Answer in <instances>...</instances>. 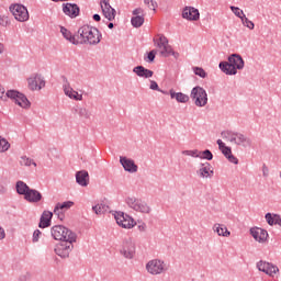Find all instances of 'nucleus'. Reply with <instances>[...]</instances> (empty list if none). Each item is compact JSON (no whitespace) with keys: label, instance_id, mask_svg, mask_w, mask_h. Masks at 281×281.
Segmentation results:
<instances>
[{"label":"nucleus","instance_id":"nucleus-1","mask_svg":"<svg viewBox=\"0 0 281 281\" xmlns=\"http://www.w3.org/2000/svg\"><path fill=\"white\" fill-rule=\"evenodd\" d=\"M79 44L98 45L102 41V33L97 27L83 25L78 30Z\"/></svg>","mask_w":281,"mask_h":281},{"label":"nucleus","instance_id":"nucleus-2","mask_svg":"<svg viewBox=\"0 0 281 281\" xmlns=\"http://www.w3.org/2000/svg\"><path fill=\"white\" fill-rule=\"evenodd\" d=\"M245 68V60H243V57L238 54H233L228 57V61H221L220 63V69L226 76H236L238 74L237 69H244Z\"/></svg>","mask_w":281,"mask_h":281},{"label":"nucleus","instance_id":"nucleus-3","mask_svg":"<svg viewBox=\"0 0 281 281\" xmlns=\"http://www.w3.org/2000/svg\"><path fill=\"white\" fill-rule=\"evenodd\" d=\"M8 99L13 100L18 106H21L22 109H30L31 103L30 100H27V97L25 94L16 91V90H9L5 93V89L3 86L0 85V100H3V102H7Z\"/></svg>","mask_w":281,"mask_h":281},{"label":"nucleus","instance_id":"nucleus-4","mask_svg":"<svg viewBox=\"0 0 281 281\" xmlns=\"http://www.w3.org/2000/svg\"><path fill=\"white\" fill-rule=\"evenodd\" d=\"M50 234L55 240H63V243H76V233H72L71 229L63 225L53 226Z\"/></svg>","mask_w":281,"mask_h":281},{"label":"nucleus","instance_id":"nucleus-5","mask_svg":"<svg viewBox=\"0 0 281 281\" xmlns=\"http://www.w3.org/2000/svg\"><path fill=\"white\" fill-rule=\"evenodd\" d=\"M146 271L149 272L150 276H161V273L168 271V265L160 259H153L146 263Z\"/></svg>","mask_w":281,"mask_h":281},{"label":"nucleus","instance_id":"nucleus-6","mask_svg":"<svg viewBox=\"0 0 281 281\" xmlns=\"http://www.w3.org/2000/svg\"><path fill=\"white\" fill-rule=\"evenodd\" d=\"M10 12L13 14L15 21L20 23H25V21H30V12L27 8L23 4L14 3L9 7Z\"/></svg>","mask_w":281,"mask_h":281},{"label":"nucleus","instance_id":"nucleus-7","mask_svg":"<svg viewBox=\"0 0 281 281\" xmlns=\"http://www.w3.org/2000/svg\"><path fill=\"white\" fill-rule=\"evenodd\" d=\"M191 99L195 106H205L207 104V92L202 87L196 86L191 90Z\"/></svg>","mask_w":281,"mask_h":281},{"label":"nucleus","instance_id":"nucleus-8","mask_svg":"<svg viewBox=\"0 0 281 281\" xmlns=\"http://www.w3.org/2000/svg\"><path fill=\"white\" fill-rule=\"evenodd\" d=\"M126 203L128 207H131L135 212H140V214H150V206H148L146 202L137 198H127Z\"/></svg>","mask_w":281,"mask_h":281},{"label":"nucleus","instance_id":"nucleus-9","mask_svg":"<svg viewBox=\"0 0 281 281\" xmlns=\"http://www.w3.org/2000/svg\"><path fill=\"white\" fill-rule=\"evenodd\" d=\"M154 45L158 47L160 56H164L165 58H168L172 53V46L168 44V37L165 35H160L159 38H154Z\"/></svg>","mask_w":281,"mask_h":281},{"label":"nucleus","instance_id":"nucleus-10","mask_svg":"<svg viewBox=\"0 0 281 281\" xmlns=\"http://www.w3.org/2000/svg\"><path fill=\"white\" fill-rule=\"evenodd\" d=\"M120 254L127 260H133V258H135V241H133V238L127 237L123 240Z\"/></svg>","mask_w":281,"mask_h":281},{"label":"nucleus","instance_id":"nucleus-11","mask_svg":"<svg viewBox=\"0 0 281 281\" xmlns=\"http://www.w3.org/2000/svg\"><path fill=\"white\" fill-rule=\"evenodd\" d=\"M114 218L117 225H120V227H123V229H132V227H135V220L124 214V212H115Z\"/></svg>","mask_w":281,"mask_h":281},{"label":"nucleus","instance_id":"nucleus-12","mask_svg":"<svg viewBox=\"0 0 281 281\" xmlns=\"http://www.w3.org/2000/svg\"><path fill=\"white\" fill-rule=\"evenodd\" d=\"M27 85L31 91H41L45 87V78L41 74H34L27 78Z\"/></svg>","mask_w":281,"mask_h":281},{"label":"nucleus","instance_id":"nucleus-13","mask_svg":"<svg viewBox=\"0 0 281 281\" xmlns=\"http://www.w3.org/2000/svg\"><path fill=\"white\" fill-rule=\"evenodd\" d=\"M71 249H74V241H63L56 245L55 254H57L59 258H69Z\"/></svg>","mask_w":281,"mask_h":281},{"label":"nucleus","instance_id":"nucleus-14","mask_svg":"<svg viewBox=\"0 0 281 281\" xmlns=\"http://www.w3.org/2000/svg\"><path fill=\"white\" fill-rule=\"evenodd\" d=\"M257 268L259 271H262L267 276L273 277L280 269L278 267L273 266V263L267 262V261H259L257 263Z\"/></svg>","mask_w":281,"mask_h":281},{"label":"nucleus","instance_id":"nucleus-15","mask_svg":"<svg viewBox=\"0 0 281 281\" xmlns=\"http://www.w3.org/2000/svg\"><path fill=\"white\" fill-rule=\"evenodd\" d=\"M63 12L66 14V16L76 19V16H79L80 14V7H78L76 3H66L63 4Z\"/></svg>","mask_w":281,"mask_h":281},{"label":"nucleus","instance_id":"nucleus-16","mask_svg":"<svg viewBox=\"0 0 281 281\" xmlns=\"http://www.w3.org/2000/svg\"><path fill=\"white\" fill-rule=\"evenodd\" d=\"M250 234L257 243H267V238H269V233L259 227L250 228Z\"/></svg>","mask_w":281,"mask_h":281},{"label":"nucleus","instance_id":"nucleus-17","mask_svg":"<svg viewBox=\"0 0 281 281\" xmlns=\"http://www.w3.org/2000/svg\"><path fill=\"white\" fill-rule=\"evenodd\" d=\"M182 16L187 19V21H199L201 13H199V9H194V7H187L182 11Z\"/></svg>","mask_w":281,"mask_h":281},{"label":"nucleus","instance_id":"nucleus-18","mask_svg":"<svg viewBox=\"0 0 281 281\" xmlns=\"http://www.w3.org/2000/svg\"><path fill=\"white\" fill-rule=\"evenodd\" d=\"M25 201L29 203H40L43 200V194L38 192L36 189H29L26 194L24 195Z\"/></svg>","mask_w":281,"mask_h":281},{"label":"nucleus","instance_id":"nucleus-19","mask_svg":"<svg viewBox=\"0 0 281 281\" xmlns=\"http://www.w3.org/2000/svg\"><path fill=\"white\" fill-rule=\"evenodd\" d=\"M120 164L126 172H137V165H135V160L121 156Z\"/></svg>","mask_w":281,"mask_h":281},{"label":"nucleus","instance_id":"nucleus-20","mask_svg":"<svg viewBox=\"0 0 281 281\" xmlns=\"http://www.w3.org/2000/svg\"><path fill=\"white\" fill-rule=\"evenodd\" d=\"M64 93H65V95L70 98V100H77V101L82 100V94H80V93H78V91L74 90V88H71V86H69L68 82H66L64 85Z\"/></svg>","mask_w":281,"mask_h":281},{"label":"nucleus","instance_id":"nucleus-21","mask_svg":"<svg viewBox=\"0 0 281 281\" xmlns=\"http://www.w3.org/2000/svg\"><path fill=\"white\" fill-rule=\"evenodd\" d=\"M169 95L171 100H176L181 104H186V102H190V97L183 92H175V89L169 90Z\"/></svg>","mask_w":281,"mask_h":281},{"label":"nucleus","instance_id":"nucleus-22","mask_svg":"<svg viewBox=\"0 0 281 281\" xmlns=\"http://www.w3.org/2000/svg\"><path fill=\"white\" fill-rule=\"evenodd\" d=\"M236 146H243V148H249L251 147V138L245 136L244 134L237 133L235 135V142Z\"/></svg>","mask_w":281,"mask_h":281},{"label":"nucleus","instance_id":"nucleus-23","mask_svg":"<svg viewBox=\"0 0 281 281\" xmlns=\"http://www.w3.org/2000/svg\"><path fill=\"white\" fill-rule=\"evenodd\" d=\"M76 181L82 188H87L89 186V172L87 170L77 171Z\"/></svg>","mask_w":281,"mask_h":281},{"label":"nucleus","instance_id":"nucleus-24","mask_svg":"<svg viewBox=\"0 0 281 281\" xmlns=\"http://www.w3.org/2000/svg\"><path fill=\"white\" fill-rule=\"evenodd\" d=\"M101 10H102L105 19H108V21L115 20L116 11H115V9H113V7H111L110 3L101 4Z\"/></svg>","mask_w":281,"mask_h":281},{"label":"nucleus","instance_id":"nucleus-25","mask_svg":"<svg viewBox=\"0 0 281 281\" xmlns=\"http://www.w3.org/2000/svg\"><path fill=\"white\" fill-rule=\"evenodd\" d=\"M52 216H54V213L49 211H44L41 216L38 227H41L42 229H45V227H49V225H52Z\"/></svg>","mask_w":281,"mask_h":281},{"label":"nucleus","instance_id":"nucleus-26","mask_svg":"<svg viewBox=\"0 0 281 281\" xmlns=\"http://www.w3.org/2000/svg\"><path fill=\"white\" fill-rule=\"evenodd\" d=\"M133 72L136 74L139 78H153V70L145 68L144 66H136L133 69Z\"/></svg>","mask_w":281,"mask_h":281},{"label":"nucleus","instance_id":"nucleus-27","mask_svg":"<svg viewBox=\"0 0 281 281\" xmlns=\"http://www.w3.org/2000/svg\"><path fill=\"white\" fill-rule=\"evenodd\" d=\"M199 175L203 179H210L214 175V170H212V165H210V162L202 164V167L199 170Z\"/></svg>","mask_w":281,"mask_h":281},{"label":"nucleus","instance_id":"nucleus-28","mask_svg":"<svg viewBox=\"0 0 281 281\" xmlns=\"http://www.w3.org/2000/svg\"><path fill=\"white\" fill-rule=\"evenodd\" d=\"M213 232L217 234V236H223L224 238H229V236H232V233L227 229V226L223 224H214Z\"/></svg>","mask_w":281,"mask_h":281},{"label":"nucleus","instance_id":"nucleus-29","mask_svg":"<svg viewBox=\"0 0 281 281\" xmlns=\"http://www.w3.org/2000/svg\"><path fill=\"white\" fill-rule=\"evenodd\" d=\"M60 32L64 38H66V41H69V43H71L72 45H80V41L76 40V36L71 35V32L65 29V26L60 27Z\"/></svg>","mask_w":281,"mask_h":281},{"label":"nucleus","instance_id":"nucleus-30","mask_svg":"<svg viewBox=\"0 0 281 281\" xmlns=\"http://www.w3.org/2000/svg\"><path fill=\"white\" fill-rule=\"evenodd\" d=\"M15 188H16L18 194H21L22 196H25L30 191V187L23 181H18L15 184Z\"/></svg>","mask_w":281,"mask_h":281},{"label":"nucleus","instance_id":"nucleus-31","mask_svg":"<svg viewBox=\"0 0 281 281\" xmlns=\"http://www.w3.org/2000/svg\"><path fill=\"white\" fill-rule=\"evenodd\" d=\"M217 146L220 148V150L222 151V154L224 155V157H229L232 154V147H227L225 146V143H223V140L217 139Z\"/></svg>","mask_w":281,"mask_h":281},{"label":"nucleus","instance_id":"nucleus-32","mask_svg":"<svg viewBox=\"0 0 281 281\" xmlns=\"http://www.w3.org/2000/svg\"><path fill=\"white\" fill-rule=\"evenodd\" d=\"M92 210L98 215L106 214V212H109V205L97 204V205L92 206Z\"/></svg>","mask_w":281,"mask_h":281},{"label":"nucleus","instance_id":"nucleus-33","mask_svg":"<svg viewBox=\"0 0 281 281\" xmlns=\"http://www.w3.org/2000/svg\"><path fill=\"white\" fill-rule=\"evenodd\" d=\"M236 134L232 131H224L222 132V137L223 139H226V142H231L232 144H234V142L236 140Z\"/></svg>","mask_w":281,"mask_h":281},{"label":"nucleus","instance_id":"nucleus-34","mask_svg":"<svg viewBox=\"0 0 281 281\" xmlns=\"http://www.w3.org/2000/svg\"><path fill=\"white\" fill-rule=\"evenodd\" d=\"M133 27H142L144 25V15H135L131 19Z\"/></svg>","mask_w":281,"mask_h":281},{"label":"nucleus","instance_id":"nucleus-35","mask_svg":"<svg viewBox=\"0 0 281 281\" xmlns=\"http://www.w3.org/2000/svg\"><path fill=\"white\" fill-rule=\"evenodd\" d=\"M20 165L21 166H34L36 168V164L33 159L29 158L27 156H22L20 159Z\"/></svg>","mask_w":281,"mask_h":281},{"label":"nucleus","instance_id":"nucleus-36","mask_svg":"<svg viewBox=\"0 0 281 281\" xmlns=\"http://www.w3.org/2000/svg\"><path fill=\"white\" fill-rule=\"evenodd\" d=\"M199 158L200 159H207V161H212L214 159V155H212V151L210 149H205L204 151H199Z\"/></svg>","mask_w":281,"mask_h":281},{"label":"nucleus","instance_id":"nucleus-37","mask_svg":"<svg viewBox=\"0 0 281 281\" xmlns=\"http://www.w3.org/2000/svg\"><path fill=\"white\" fill-rule=\"evenodd\" d=\"M231 10L235 14V16H238V19H240V21L241 19H245V12H243L240 8L232 5Z\"/></svg>","mask_w":281,"mask_h":281},{"label":"nucleus","instance_id":"nucleus-38","mask_svg":"<svg viewBox=\"0 0 281 281\" xmlns=\"http://www.w3.org/2000/svg\"><path fill=\"white\" fill-rule=\"evenodd\" d=\"M10 148V143L0 136V153H5Z\"/></svg>","mask_w":281,"mask_h":281},{"label":"nucleus","instance_id":"nucleus-39","mask_svg":"<svg viewBox=\"0 0 281 281\" xmlns=\"http://www.w3.org/2000/svg\"><path fill=\"white\" fill-rule=\"evenodd\" d=\"M78 114L80 117H85L86 120H89L91 117V112L87 110V108H80Z\"/></svg>","mask_w":281,"mask_h":281},{"label":"nucleus","instance_id":"nucleus-40","mask_svg":"<svg viewBox=\"0 0 281 281\" xmlns=\"http://www.w3.org/2000/svg\"><path fill=\"white\" fill-rule=\"evenodd\" d=\"M193 71H194L195 76H199L200 78H206V76H207V72H205V70L201 67L193 68Z\"/></svg>","mask_w":281,"mask_h":281},{"label":"nucleus","instance_id":"nucleus-41","mask_svg":"<svg viewBox=\"0 0 281 281\" xmlns=\"http://www.w3.org/2000/svg\"><path fill=\"white\" fill-rule=\"evenodd\" d=\"M149 89H151V91H159L160 93L168 94V92H166V91L159 89V85H157V81H155V80H151V81H150Z\"/></svg>","mask_w":281,"mask_h":281},{"label":"nucleus","instance_id":"nucleus-42","mask_svg":"<svg viewBox=\"0 0 281 281\" xmlns=\"http://www.w3.org/2000/svg\"><path fill=\"white\" fill-rule=\"evenodd\" d=\"M241 23L245 25V27H248V30H254V27H256V25L250 20H248L246 15L241 19Z\"/></svg>","mask_w":281,"mask_h":281},{"label":"nucleus","instance_id":"nucleus-43","mask_svg":"<svg viewBox=\"0 0 281 281\" xmlns=\"http://www.w3.org/2000/svg\"><path fill=\"white\" fill-rule=\"evenodd\" d=\"M54 214L59 218V221H63L65 218V213L57 204L54 209Z\"/></svg>","mask_w":281,"mask_h":281},{"label":"nucleus","instance_id":"nucleus-44","mask_svg":"<svg viewBox=\"0 0 281 281\" xmlns=\"http://www.w3.org/2000/svg\"><path fill=\"white\" fill-rule=\"evenodd\" d=\"M182 155H187V157H201L198 149L194 150H183Z\"/></svg>","mask_w":281,"mask_h":281},{"label":"nucleus","instance_id":"nucleus-45","mask_svg":"<svg viewBox=\"0 0 281 281\" xmlns=\"http://www.w3.org/2000/svg\"><path fill=\"white\" fill-rule=\"evenodd\" d=\"M57 205L64 211V210H70V207H74L72 201H66L64 203H57Z\"/></svg>","mask_w":281,"mask_h":281},{"label":"nucleus","instance_id":"nucleus-46","mask_svg":"<svg viewBox=\"0 0 281 281\" xmlns=\"http://www.w3.org/2000/svg\"><path fill=\"white\" fill-rule=\"evenodd\" d=\"M145 5H147V8L149 10H153L155 12V10H157V2L153 1V0H144Z\"/></svg>","mask_w":281,"mask_h":281},{"label":"nucleus","instance_id":"nucleus-47","mask_svg":"<svg viewBox=\"0 0 281 281\" xmlns=\"http://www.w3.org/2000/svg\"><path fill=\"white\" fill-rule=\"evenodd\" d=\"M156 54H157L156 49H153L151 52L148 53V55H147L148 63H154L155 61Z\"/></svg>","mask_w":281,"mask_h":281},{"label":"nucleus","instance_id":"nucleus-48","mask_svg":"<svg viewBox=\"0 0 281 281\" xmlns=\"http://www.w3.org/2000/svg\"><path fill=\"white\" fill-rule=\"evenodd\" d=\"M266 221H267L268 225L273 226L274 225L273 214L267 213L266 214Z\"/></svg>","mask_w":281,"mask_h":281},{"label":"nucleus","instance_id":"nucleus-49","mask_svg":"<svg viewBox=\"0 0 281 281\" xmlns=\"http://www.w3.org/2000/svg\"><path fill=\"white\" fill-rule=\"evenodd\" d=\"M43 233H41V231L36 229L33 233V243H38V238H41Z\"/></svg>","mask_w":281,"mask_h":281},{"label":"nucleus","instance_id":"nucleus-50","mask_svg":"<svg viewBox=\"0 0 281 281\" xmlns=\"http://www.w3.org/2000/svg\"><path fill=\"white\" fill-rule=\"evenodd\" d=\"M132 14L134 16H139V14H142L140 16H144V9H142V8L134 9Z\"/></svg>","mask_w":281,"mask_h":281},{"label":"nucleus","instance_id":"nucleus-51","mask_svg":"<svg viewBox=\"0 0 281 281\" xmlns=\"http://www.w3.org/2000/svg\"><path fill=\"white\" fill-rule=\"evenodd\" d=\"M226 159H228L231 164H235V166H237L238 164V158H236V156H234L233 154H231Z\"/></svg>","mask_w":281,"mask_h":281},{"label":"nucleus","instance_id":"nucleus-52","mask_svg":"<svg viewBox=\"0 0 281 281\" xmlns=\"http://www.w3.org/2000/svg\"><path fill=\"white\" fill-rule=\"evenodd\" d=\"M274 225H279L281 227V216L279 214H273Z\"/></svg>","mask_w":281,"mask_h":281},{"label":"nucleus","instance_id":"nucleus-53","mask_svg":"<svg viewBox=\"0 0 281 281\" xmlns=\"http://www.w3.org/2000/svg\"><path fill=\"white\" fill-rule=\"evenodd\" d=\"M0 25H2L3 27H5V25H8V16L0 15Z\"/></svg>","mask_w":281,"mask_h":281},{"label":"nucleus","instance_id":"nucleus-54","mask_svg":"<svg viewBox=\"0 0 281 281\" xmlns=\"http://www.w3.org/2000/svg\"><path fill=\"white\" fill-rule=\"evenodd\" d=\"M30 280V272H25L20 276V281H27Z\"/></svg>","mask_w":281,"mask_h":281},{"label":"nucleus","instance_id":"nucleus-55","mask_svg":"<svg viewBox=\"0 0 281 281\" xmlns=\"http://www.w3.org/2000/svg\"><path fill=\"white\" fill-rule=\"evenodd\" d=\"M262 176L269 177V167H267V165L262 166Z\"/></svg>","mask_w":281,"mask_h":281},{"label":"nucleus","instance_id":"nucleus-56","mask_svg":"<svg viewBox=\"0 0 281 281\" xmlns=\"http://www.w3.org/2000/svg\"><path fill=\"white\" fill-rule=\"evenodd\" d=\"M3 238H5V231L0 226V240H3Z\"/></svg>","mask_w":281,"mask_h":281},{"label":"nucleus","instance_id":"nucleus-57","mask_svg":"<svg viewBox=\"0 0 281 281\" xmlns=\"http://www.w3.org/2000/svg\"><path fill=\"white\" fill-rule=\"evenodd\" d=\"M170 55L173 56V57H176V58H179V53L172 50V48H171Z\"/></svg>","mask_w":281,"mask_h":281},{"label":"nucleus","instance_id":"nucleus-58","mask_svg":"<svg viewBox=\"0 0 281 281\" xmlns=\"http://www.w3.org/2000/svg\"><path fill=\"white\" fill-rule=\"evenodd\" d=\"M5 193V187L3 184H0V194Z\"/></svg>","mask_w":281,"mask_h":281},{"label":"nucleus","instance_id":"nucleus-59","mask_svg":"<svg viewBox=\"0 0 281 281\" xmlns=\"http://www.w3.org/2000/svg\"><path fill=\"white\" fill-rule=\"evenodd\" d=\"M93 20H94V21H100V20H101L100 14H94V15H93Z\"/></svg>","mask_w":281,"mask_h":281},{"label":"nucleus","instance_id":"nucleus-60","mask_svg":"<svg viewBox=\"0 0 281 281\" xmlns=\"http://www.w3.org/2000/svg\"><path fill=\"white\" fill-rule=\"evenodd\" d=\"M105 3H109V0H101L100 5H105Z\"/></svg>","mask_w":281,"mask_h":281},{"label":"nucleus","instance_id":"nucleus-61","mask_svg":"<svg viewBox=\"0 0 281 281\" xmlns=\"http://www.w3.org/2000/svg\"><path fill=\"white\" fill-rule=\"evenodd\" d=\"M108 27H109L110 30H113V23H109V24H108Z\"/></svg>","mask_w":281,"mask_h":281},{"label":"nucleus","instance_id":"nucleus-62","mask_svg":"<svg viewBox=\"0 0 281 281\" xmlns=\"http://www.w3.org/2000/svg\"><path fill=\"white\" fill-rule=\"evenodd\" d=\"M3 52V44L0 43V54Z\"/></svg>","mask_w":281,"mask_h":281},{"label":"nucleus","instance_id":"nucleus-63","mask_svg":"<svg viewBox=\"0 0 281 281\" xmlns=\"http://www.w3.org/2000/svg\"><path fill=\"white\" fill-rule=\"evenodd\" d=\"M139 229L145 231V229H146V226H145V225H142V226H139Z\"/></svg>","mask_w":281,"mask_h":281},{"label":"nucleus","instance_id":"nucleus-64","mask_svg":"<svg viewBox=\"0 0 281 281\" xmlns=\"http://www.w3.org/2000/svg\"><path fill=\"white\" fill-rule=\"evenodd\" d=\"M53 1H58V0H53Z\"/></svg>","mask_w":281,"mask_h":281}]
</instances>
